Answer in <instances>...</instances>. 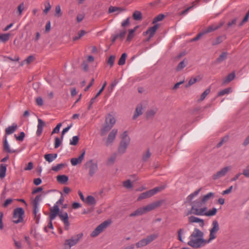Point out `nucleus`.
Here are the masks:
<instances>
[{
	"mask_svg": "<svg viewBox=\"0 0 249 249\" xmlns=\"http://www.w3.org/2000/svg\"><path fill=\"white\" fill-rule=\"evenodd\" d=\"M219 230L218 222L216 220L213 221L212 228L210 229L209 238L208 240H205L204 233L197 228H195L190 235L188 245L195 249H198L204 246L206 244L210 243L216 238V233Z\"/></svg>",
	"mask_w": 249,
	"mask_h": 249,
	"instance_id": "f257e3e1",
	"label": "nucleus"
},
{
	"mask_svg": "<svg viewBox=\"0 0 249 249\" xmlns=\"http://www.w3.org/2000/svg\"><path fill=\"white\" fill-rule=\"evenodd\" d=\"M204 203L200 199H197L192 202L190 205L192 207L190 211L186 214H194L196 215H203L204 213L207 210V208L204 206Z\"/></svg>",
	"mask_w": 249,
	"mask_h": 249,
	"instance_id": "f03ea898",
	"label": "nucleus"
},
{
	"mask_svg": "<svg viewBox=\"0 0 249 249\" xmlns=\"http://www.w3.org/2000/svg\"><path fill=\"white\" fill-rule=\"evenodd\" d=\"M161 203L162 201H158L147 205L146 206L139 208L136 211L130 214L129 216L130 217H134L142 215L159 207L161 205Z\"/></svg>",
	"mask_w": 249,
	"mask_h": 249,
	"instance_id": "7ed1b4c3",
	"label": "nucleus"
},
{
	"mask_svg": "<svg viewBox=\"0 0 249 249\" xmlns=\"http://www.w3.org/2000/svg\"><path fill=\"white\" fill-rule=\"evenodd\" d=\"M130 142V138L128 136L127 132L124 131L121 135V141L118 148V153L120 154H124Z\"/></svg>",
	"mask_w": 249,
	"mask_h": 249,
	"instance_id": "20e7f679",
	"label": "nucleus"
},
{
	"mask_svg": "<svg viewBox=\"0 0 249 249\" xmlns=\"http://www.w3.org/2000/svg\"><path fill=\"white\" fill-rule=\"evenodd\" d=\"M83 236V233H80L72 236L70 239L66 240L64 244L65 248L70 249L71 247L76 245Z\"/></svg>",
	"mask_w": 249,
	"mask_h": 249,
	"instance_id": "39448f33",
	"label": "nucleus"
},
{
	"mask_svg": "<svg viewBox=\"0 0 249 249\" xmlns=\"http://www.w3.org/2000/svg\"><path fill=\"white\" fill-rule=\"evenodd\" d=\"M24 211L22 208H17L14 210L13 222L18 224L22 222L23 220Z\"/></svg>",
	"mask_w": 249,
	"mask_h": 249,
	"instance_id": "423d86ee",
	"label": "nucleus"
},
{
	"mask_svg": "<svg viewBox=\"0 0 249 249\" xmlns=\"http://www.w3.org/2000/svg\"><path fill=\"white\" fill-rule=\"evenodd\" d=\"M111 223V222L108 220L103 222L102 223L98 226L94 231L91 233V237H96L99 235L103 231L106 229Z\"/></svg>",
	"mask_w": 249,
	"mask_h": 249,
	"instance_id": "0eeeda50",
	"label": "nucleus"
},
{
	"mask_svg": "<svg viewBox=\"0 0 249 249\" xmlns=\"http://www.w3.org/2000/svg\"><path fill=\"white\" fill-rule=\"evenodd\" d=\"M118 133L117 129H113L109 133L107 138L104 139L105 144L106 146L111 145L115 139L116 135Z\"/></svg>",
	"mask_w": 249,
	"mask_h": 249,
	"instance_id": "6e6552de",
	"label": "nucleus"
},
{
	"mask_svg": "<svg viewBox=\"0 0 249 249\" xmlns=\"http://www.w3.org/2000/svg\"><path fill=\"white\" fill-rule=\"evenodd\" d=\"M86 168L89 169V174L92 177L98 170V165L96 163H94L92 160L87 161L85 164Z\"/></svg>",
	"mask_w": 249,
	"mask_h": 249,
	"instance_id": "1a4fd4ad",
	"label": "nucleus"
},
{
	"mask_svg": "<svg viewBox=\"0 0 249 249\" xmlns=\"http://www.w3.org/2000/svg\"><path fill=\"white\" fill-rule=\"evenodd\" d=\"M231 169V166H226L222 168L213 176V178L214 180L218 179L224 176Z\"/></svg>",
	"mask_w": 249,
	"mask_h": 249,
	"instance_id": "9d476101",
	"label": "nucleus"
},
{
	"mask_svg": "<svg viewBox=\"0 0 249 249\" xmlns=\"http://www.w3.org/2000/svg\"><path fill=\"white\" fill-rule=\"evenodd\" d=\"M59 217L61 220H62L64 223L65 229L68 230L70 226L68 213L66 212H61L59 214Z\"/></svg>",
	"mask_w": 249,
	"mask_h": 249,
	"instance_id": "9b49d317",
	"label": "nucleus"
},
{
	"mask_svg": "<svg viewBox=\"0 0 249 249\" xmlns=\"http://www.w3.org/2000/svg\"><path fill=\"white\" fill-rule=\"evenodd\" d=\"M60 213L59 208L58 205H54L53 207L50 209L49 218L51 220H53L56 216Z\"/></svg>",
	"mask_w": 249,
	"mask_h": 249,
	"instance_id": "f8f14e48",
	"label": "nucleus"
},
{
	"mask_svg": "<svg viewBox=\"0 0 249 249\" xmlns=\"http://www.w3.org/2000/svg\"><path fill=\"white\" fill-rule=\"evenodd\" d=\"M85 152V150H84L78 158L71 159V162L72 165L76 166L78 164L81 163L84 159Z\"/></svg>",
	"mask_w": 249,
	"mask_h": 249,
	"instance_id": "ddd939ff",
	"label": "nucleus"
},
{
	"mask_svg": "<svg viewBox=\"0 0 249 249\" xmlns=\"http://www.w3.org/2000/svg\"><path fill=\"white\" fill-rule=\"evenodd\" d=\"M189 221L190 223H199L200 227L203 228L204 226V220L198 217L191 216L189 217Z\"/></svg>",
	"mask_w": 249,
	"mask_h": 249,
	"instance_id": "4468645a",
	"label": "nucleus"
},
{
	"mask_svg": "<svg viewBox=\"0 0 249 249\" xmlns=\"http://www.w3.org/2000/svg\"><path fill=\"white\" fill-rule=\"evenodd\" d=\"M158 26H159L158 24L154 25L153 27L149 28L146 30V31L145 32L143 33V34L144 35H148V34L149 36H150V37H152L154 36V35L158 28Z\"/></svg>",
	"mask_w": 249,
	"mask_h": 249,
	"instance_id": "2eb2a0df",
	"label": "nucleus"
},
{
	"mask_svg": "<svg viewBox=\"0 0 249 249\" xmlns=\"http://www.w3.org/2000/svg\"><path fill=\"white\" fill-rule=\"evenodd\" d=\"M37 121L38 124L37 126V128L36 132V134L37 136H39L42 133L43 128L45 124L44 122L41 119L38 118Z\"/></svg>",
	"mask_w": 249,
	"mask_h": 249,
	"instance_id": "dca6fc26",
	"label": "nucleus"
},
{
	"mask_svg": "<svg viewBox=\"0 0 249 249\" xmlns=\"http://www.w3.org/2000/svg\"><path fill=\"white\" fill-rule=\"evenodd\" d=\"M3 150L9 153H13L16 152V150H12L10 148L6 136L4 137V140L3 142Z\"/></svg>",
	"mask_w": 249,
	"mask_h": 249,
	"instance_id": "f3484780",
	"label": "nucleus"
},
{
	"mask_svg": "<svg viewBox=\"0 0 249 249\" xmlns=\"http://www.w3.org/2000/svg\"><path fill=\"white\" fill-rule=\"evenodd\" d=\"M18 128V125L16 123H13L11 126H9L5 129V134L10 135L16 131Z\"/></svg>",
	"mask_w": 249,
	"mask_h": 249,
	"instance_id": "a211bd4d",
	"label": "nucleus"
},
{
	"mask_svg": "<svg viewBox=\"0 0 249 249\" xmlns=\"http://www.w3.org/2000/svg\"><path fill=\"white\" fill-rule=\"evenodd\" d=\"M223 25V23H220L219 25H211L209 27L202 32L204 33V35L210 33L212 31H214L219 29Z\"/></svg>",
	"mask_w": 249,
	"mask_h": 249,
	"instance_id": "6ab92c4d",
	"label": "nucleus"
},
{
	"mask_svg": "<svg viewBox=\"0 0 249 249\" xmlns=\"http://www.w3.org/2000/svg\"><path fill=\"white\" fill-rule=\"evenodd\" d=\"M113 127L111 125L108 124H106L105 122V125L103 126L101 130V135L104 136L106 135L107 132H108Z\"/></svg>",
	"mask_w": 249,
	"mask_h": 249,
	"instance_id": "aec40b11",
	"label": "nucleus"
},
{
	"mask_svg": "<svg viewBox=\"0 0 249 249\" xmlns=\"http://www.w3.org/2000/svg\"><path fill=\"white\" fill-rule=\"evenodd\" d=\"M105 122L106 123V124H108L111 125L112 126H113L116 123V120L113 115L109 114H108L107 117L106 119Z\"/></svg>",
	"mask_w": 249,
	"mask_h": 249,
	"instance_id": "412c9836",
	"label": "nucleus"
},
{
	"mask_svg": "<svg viewBox=\"0 0 249 249\" xmlns=\"http://www.w3.org/2000/svg\"><path fill=\"white\" fill-rule=\"evenodd\" d=\"M125 11V9L121 7L110 6L108 8V13L109 14L115 12H117V14Z\"/></svg>",
	"mask_w": 249,
	"mask_h": 249,
	"instance_id": "4be33fe9",
	"label": "nucleus"
},
{
	"mask_svg": "<svg viewBox=\"0 0 249 249\" xmlns=\"http://www.w3.org/2000/svg\"><path fill=\"white\" fill-rule=\"evenodd\" d=\"M57 157V154H47L44 155V159L49 162L53 161Z\"/></svg>",
	"mask_w": 249,
	"mask_h": 249,
	"instance_id": "5701e85b",
	"label": "nucleus"
},
{
	"mask_svg": "<svg viewBox=\"0 0 249 249\" xmlns=\"http://www.w3.org/2000/svg\"><path fill=\"white\" fill-rule=\"evenodd\" d=\"M152 196V193L150 191V190L146 191L145 192H143L137 198L138 201H140L142 199L147 198L150 197H151Z\"/></svg>",
	"mask_w": 249,
	"mask_h": 249,
	"instance_id": "b1692460",
	"label": "nucleus"
},
{
	"mask_svg": "<svg viewBox=\"0 0 249 249\" xmlns=\"http://www.w3.org/2000/svg\"><path fill=\"white\" fill-rule=\"evenodd\" d=\"M201 190V189L199 188L197 190H196V191H195L194 192H193V193L191 194L190 195H189L186 198V202H191V201L192 200V199L195 197L196 196H197L198 195V194L199 193L200 191Z\"/></svg>",
	"mask_w": 249,
	"mask_h": 249,
	"instance_id": "393cba45",
	"label": "nucleus"
},
{
	"mask_svg": "<svg viewBox=\"0 0 249 249\" xmlns=\"http://www.w3.org/2000/svg\"><path fill=\"white\" fill-rule=\"evenodd\" d=\"M201 190V189L199 188L197 190H196V191H195L194 192H193V193L191 194L190 195H189L186 198V202H191V201L192 200V199L195 197L196 196H197L198 195V194L199 193L200 191Z\"/></svg>",
	"mask_w": 249,
	"mask_h": 249,
	"instance_id": "a878e982",
	"label": "nucleus"
},
{
	"mask_svg": "<svg viewBox=\"0 0 249 249\" xmlns=\"http://www.w3.org/2000/svg\"><path fill=\"white\" fill-rule=\"evenodd\" d=\"M201 190V189L199 188L197 190H196V191H195L194 192H193V193L191 194L190 195H189L186 198V202H191V201L192 200V199L195 197L196 196H197L198 195V194L199 193L200 191Z\"/></svg>",
	"mask_w": 249,
	"mask_h": 249,
	"instance_id": "bb28decb",
	"label": "nucleus"
},
{
	"mask_svg": "<svg viewBox=\"0 0 249 249\" xmlns=\"http://www.w3.org/2000/svg\"><path fill=\"white\" fill-rule=\"evenodd\" d=\"M235 77V74L234 72L230 73L224 80L223 81V84H225L226 83H229L234 79Z\"/></svg>",
	"mask_w": 249,
	"mask_h": 249,
	"instance_id": "cd10ccee",
	"label": "nucleus"
},
{
	"mask_svg": "<svg viewBox=\"0 0 249 249\" xmlns=\"http://www.w3.org/2000/svg\"><path fill=\"white\" fill-rule=\"evenodd\" d=\"M142 106H138L135 111V113L133 116V119L135 120L142 113Z\"/></svg>",
	"mask_w": 249,
	"mask_h": 249,
	"instance_id": "c85d7f7f",
	"label": "nucleus"
},
{
	"mask_svg": "<svg viewBox=\"0 0 249 249\" xmlns=\"http://www.w3.org/2000/svg\"><path fill=\"white\" fill-rule=\"evenodd\" d=\"M214 197V193L210 192L207 194L204 195L201 200L204 203L208 201L210 199L213 198Z\"/></svg>",
	"mask_w": 249,
	"mask_h": 249,
	"instance_id": "c756f323",
	"label": "nucleus"
},
{
	"mask_svg": "<svg viewBox=\"0 0 249 249\" xmlns=\"http://www.w3.org/2000/svg\"><path fill=\"white\" fill-rule=\"evenodd\" d=\"M68 176L63 175H59L57 177V180L58 182L61 184H65L68 180Z\"/></svg>",
	"mask_w": 249,
	"mask_h": 249,
	"instance_id": "7c9ffc66",
	"label": "nucleus"
},
{
	"mask_svg": "<svg viewBox=\"0 0 249 249\" xmlns=\"http://www.w3.org/2000/svg\"><path fill=\"white\" fill-rule=\"evenodd\" d=\"M6 165L5 164H1L0 165V178H3L6 175Z\"/></svg>",
	"mask_w": 249,
	"mask_h": 249,
	"instance_id": "2f4dec72",
	"label": "nucleus"
},
{
	"mask_svg": "<svg viewBox=\"0 0 249 249\" xmlns=\"http://www.w3.org/2000/svg\"><path fill=\"white\" fill-rule=\"evenodd\" d=\"M151 156V153L149 149H147L145 153H144L142 156V160L143 162L147 161Z\"/></svg>",
	"mask_w": 249,
	"mask_h": 249,
	"instance_id": "473e14b6",
	"label": "nucleus"
},
{
	"mask_svg": "<svg viewBox=\"0 0 249 249\" xmlns=\"http://www.w3.org/2000/svg\"><path fill=\"white\" fill-rule=\"evenodd\" d=\"M158 237V234L156 233L152 234L147 236L145 239L148 244L155 240Z\"/></svg>",
	"mask_w": 249,
	"mask_h": 249,
	"instance_id": "72a5a7b5",
	"label": "nucleus"
},
{
	"mask_svg": "<svg viewBox=\"0 0 249 249\" xmlns=\"http://www.w3.org/2000/svg\"><path fill=\"white\" fill-rule=\"evenodd\" d=\"M217 212V209L215 208H213L212 210H210L208 212H205L203 214V215L207 216H212L216 214Z\"/></svg>",
	"mask_w": 249,
	"mask_h": 249,
	"instance_id": "f704fd0d",
	"label": "nucleus"
},
{
	"mask_svg": "<svg viewBox=\"0 0 249 249\" xmlns=\"http://www.w3.org/2000/svg\"><path fill=\"white\" fill-rule=\"evenodd\" d=\"M165 187L163 185L156 187L153 189L150 190L152 196H154L157 193L160 192L165 189Z\"/></svg>",
	"mask_w": 249,
	"mask_h": 249,
	"instance_id": "c9c22d12",
	"label": "nucleus"
},
{
	"mask_svg": "<svg viewBox=\"0 0 249 249\" xmlns=\"http://www.w3.org/2000/svg\"><path fill=\"white\" fill-rule=\"evenodd\" d=\"M232 91V89L231 88H226L221 91H220L217 94L218 96H222L225 94H228Z\"/></svg>",
	"mask_w": 249,
	"mask_h": 249,
	"instance_id": "e433bc0d",
	"label": "nucleus"
},
{
	"mask_svg": "<svg viewBox=\"0 0 249 249\" xmlns=\"http://www.w3.org/2000/svg\"><path fill=\"white\" fill-rule=\"evenodd\" d=\"M148 244L145 240V238H143L141 240H140L139 242H138L135 245L137 248H140L142 247H143L147 245Z\"/></svg>",
	"mask_w": 249,
	"mask_h": 249,
	"instance_id": "4c0bfd02",
	"label": "nucleus"
},
{
	"mask_svg": "<svg viewBox=\"0 0 249 249\" xmlns=\"http://www.w3.org/2000/svg\"><path fill=\"white\" fill-rule=\"evenodd\" d=\"M10 36V34L8 33L0 34V40L3 42H5L9 39Z\"/></svg>",
	"mask_w": 249,
	"mask_h": 249,
	"instance_id": "58836bf2",
	"label": "nucleus"
},
{
	"mask_svg": "<svg viewBox=\"0 0 249 249\" xmlns=\"http://www.w3.org/2000/svg\"><path fill=\"white\" fill-rule=\"evenodd\" d=\"M116 158H117V154L113 153L108 159L107 161V164L108 165L113 164L114 162L115 161Z\"/></svg>",
	"mask_w": 249,
	"mask_h": 249,
	"instance_id": "ea45409f",
	"label": "nucleus"
},
{
	"mask_svg": "<svg viewBox=\"0 0 249 249\" xmlns=\"http://www.w3.org/2000/svg\"><path fill=\"white\" fill-rule=\"evenodd\" d=\"M157 112V109L154 108L148 110L146 113L147 118L153 117Z\"/></svg>",
	"mask_w": 249,
	"mask_h": 249,
	"instance_id": "a19ab883",
	"label": "nucleus"
},
{
	"mask_svg": "<svg viewBox=\"0 0 249 249\" xmlns=\"http://www.w3.org/2000/svg\"><path fill=\"white\" fill-rule=\"evenodd\" d=\"M86 201L89 205H95L96 203L95 199L92 196H88L86 198Z\"/></svg>",
	"mask_w": 249,
	"mask_h": 249,
	"instance_id": "79ce46f5",
	"label": "nucleus"
},
{
	"mask_svg": "<svg viewBox=\"0 0 249 249\" xmlns=\"http://www.w3.org/2000/svg\"><path fill=\"white\" fill-rule=\"evenodd\" d=\"M127 57V54L126 53H123L121 57L120 58L118 61V65L120 66L124 65L125 62V59Z\"/></svg>",
	"mask_w": 249,
	"mask_h": 249,
	"instance_id": "37998d69",
	"label": "nucleus"
},
{
	"mask_svg": "<svg viewBox=\"0 0 249 249\" xmlns=\"http://www.w3.org/2000/svg\"><path fill=\"white\" fill-rule=\"evenodd\" d=\"M227 56V53L226 52L222 53L220 56L217 58L216 62L218 63H220L224 60L226 59Z\"/></svg>",
	"mask_w": 249,
	"mask_h": 249,
	"instance_id": "c03bdc74",
	"label": "nucleus"
},
{
	"mask_svg": "<svg viewBox=\"0 0 249 249\" xmlns=\"http://www.w3.org/2000/svg\"><path fill=\"white\" fill-rule=\"evenodd\" d=\"M86 34V32L83 30H82L81 31H80L78 34H77V36H74L73 37V41H76L79 39H80V38H81L82 36H83L85 34Z\"/></svg>",
	"mask_w": 249,
	"mask_h": 249,
	"instance_id": "a18cd8bd",
	"label": "nucleus"
},
{
	"mask_svg": "<svg viewBox=\"0 0 249 249\" xmlns=\"http://www.w3.org/2000/svg\"><path fill=\"white\" fill-rule=\"evenodd\" d=\"M211 92V88H207L201 95L200 98L199 99V101H202L206 98V97Z\"/></svg>",
	"mask_w": 249,
	"mask_h": 249,
	"instance_id": "49530a36",
	"label": "nucleus"
},
{
	"mask_svg": "<svg viewBox=\"0 0 249 249\" xmlns=\"http://www.w3.org/2000/svg\"><path fill=\"white\" fill-rule=\"evenodd\" d=\"M133 18L135 20H140L142 19V14L140 11H136L133 14Z\"/></svg>",
	"mask_w": 249,
	"mask_h": 249,
	"instance_id": "de8ad7c7",
	"label": "nucleus"
},
{
	"mask_svg": "<svg viewBox=\"0 0 249 249\" xmlns=\"http://www.w3.org/2000/svg\"><path fill=\"white\" fill-rule=\"evenodd\" d=\"M249 18V10L246 13L245 17L243 18L242 20L239 23V26H242L245 23H246Z\"/></svg>",
	"mask_w": 249,
	"mask_h": 249,
	"instance_id": "09e8293b",
	"label": "nucleus"
},
{
	"mask_svg": "<svg viewBox=\"0 0 249 249\" xmlns=\"http://www.w3.org/2000/svg\"><path fill=\"white\" fill-rule=\"evenodd\" d=\"M79 141V137L77 136L72 137V139L70 140V144L71 145H76Z\"/></svg>",
	"mask_w": 249,
	"mask_h": 249,
	"instance_id": "8fccbe9b",
	"label": "nucleus"
},
{
	"mask_svg": "<svg viewBox=\"0 0 249 249\" xmlns=\"http://www.w3.org/2000/svg\"><path fill=\"white\" fill-rule=\"evenodd\" d=\"M65 166V164L63 163H60L58 164L55 166H53L52 167V170L53 171L57 172L60 169L62 168Z\"/></svg>",
	"mask_w": 249,
	"mask_h": 249,
	"instance_id": "3c124183",
	"label": "nucleus"
},
{
	"mask_svg": "<svg viewBox=\"0 0 249 249\" xmlns=\"http://www.w3.org/2000/svg\"><path fill=\"white\" fill-rule=\"evenodd\" d=\"M164 18V15L163 14H160L157 17H156L153 21V23L155 24L156 22L161 21Z\"/></svg>",
	"mask_w": 249,
	"mask_h": 249,
	"instance_id": "603ef678",
	"label": "nucleus"
},
{
	"mask_svg": "<svg viewBox=\"0 0 249 249\" xmlns=\"http://www.w3.org/2000/svg\"><path fill=\"white\" fill-rule=\"evenodd\" d=\"M45 8L43 10V12L46 14L51 9V6L50 5V2L49 0H47L45 3Z\"/></svg>",
	"mask_w": 249,
	"mask_h": 249,
	"instance_id": "864d4df0",
	"label": "nucleus"
},
{
	"mask_svg": "<svg viewBox=\"0 0 249 249\" xmlns=\"http://www.w3.org/2000/svg\"><path fill=\"white\" fill-rule=\"evenodd\" d=\"M115 59V57L114 55H110L108 58L107 63L110 65V67L113 66Z\"/></svg>",
	"mask_w": 249,
	"mask_h": 249,
	"instance_id": "5fc2aeb1",
	"label": "nucleus"
},
{
	"mask_svg": "<svg viewBox=\"0 0 249 249\" xmlns=\"http://www.w3.org/2000/svg\"><path fill=\"white\" fill-rule=\"evenodd\" d=\"M55 16H57V17H60L62 16L61 8L59 5H57L55 7Z\"/></svg>",
	"mask_w": 249,
	"mask_h": 249,
	"instance_id": "6e6d98bb",
	"label": "nucleus"
},
{
	"mask_svg": "<svg viewBox=\"0 0 249 249\" xmlns=\"http://www.w3.org/2000/svg\"><path fill=\"white\" fill-rule=\"evenodd\" d=\"M124 186L126 189H130L132 187V183L130 180H127L123 182Z\"/></svg>",
	"mask_w": 249,
	"mask_h": 249,
	"instance_id": "4d7b16f0",
	"label": "nucleus"
},
{
	"mask_svg": "<svg viewBox=\"0 0 249 249\" xmlns=\"http://www.w3.org/2000/svg\"><path fill=\"white\" fill-rule=\"evenodd\" d=\"M186 66L184 60L181 61L177 67V71H180Z\"/></svg>",
	"mask_w": 249,
	"mask_h": 249,
	"instance_id": "13d9d810",
	"label": "nucleus"
},
{
	"mask_svg": "<svg viewBox=\"0 0 249 249\" xmlns=\"http://www.w3.org/2000/svg\"><path fill=\"white\" fill-rule=\"evenodd\" d=\"M15 136L17 140L22 142L25 137V133L24 132H21L19 136H17L16 135H15Z\"/></svg>",
	"mask_w": 249,
	"mask_h": 249,
	"instance_id": "bf43d9fd",
	"label": "nucleus"
},
{
	"mask_svg": "<svg viewBox=\"0 0 249 249\" xmlns=\"http://www.w3.org/2000/svg\"><path fill=\"white\" fill-rule=\"evenodd\" d=\"M126 33V31L124 30L120 33L116 34V35L117 36L118 38H120L121 40H122L124 37Z\"/></svg>",
	"mask_w": 249,
	"mask_h": 249,
	"instance_id": "052dcab7",
	"label": "nucleus"
},
{
	"mask_svg": "<svg viewBox=\"0 0 249 249\" xmlns=\"http://www.w3.org/2000/svg\"><path fill=\"white\" fill-rule=\"evenodd\" d=\"M223 41V37L222 36H219L217 37L215 41L212 43V45L215 46L216 45L219 44Z\"/></svg>",
	"mask_w": 249,
	"mask_h": 249,
	"instance_id": "680f3d73",
	"label": "nucleus"
},
{
	"mask_svg": "<svg viewBox=\"0 0 249 249\" xmlns=\"http://www.w3.org/2000/svg\"><path fill=\"white\" fill-rule=\"evenodd\" d=\"M24 9V4L23 2L20 3L18 6V15H21L22 12L23 11Z\"/></svg>",
	"mask_w": 249,
	"mask_h": 249,
	"instance_id": "e2e57ef3",
	"label": "nucleus"
},
{
	"mask_svg": "<svg viewBox=\"0 0 249 249\" xmlns=\"http://www.w3.org/2000/svg\"><path fill=\"white\" fill-rule=\"evenodd\" d=\"M197 81V79L196 77L191 78L188 82V84L186 85V88H188L190 87V86L193 85L194 84L196 83Z\"/></svg>",
	"mask_w": 249,
	"mask_h": 249,
	"instance_id": "0e129e2a",
	"label": "nucleus"
},
{
	"mask_svg": "<svg viewBox=\"0 0 249 249\" xmlns=\"http://www.w3.org/2000/svg\"><path fill=\"white\" fill-rule=\"evenodd\" d=\"M135 31V29H130L129 30V33H128V35L127 36V39H126V40L127 41H129L130 40H131L132 38V37L133 36V34Z\"/></svg>",
	"mask_w": 249,
	"mask_h": 249,
	"instance_id": "69168bd1",
	"label": "nucleus"
},
{
	"mask_svg": "<svg viewBox=\"0 0 249 249\" xmlns=\"http://www.w3.org/2000/svg\"><path fill=\"white\" fill-rule=\"evenodd\" d=\"M204 35V33L202 32L197 35V36L192 38L190 40L191 42H194L198 40L199 38Z\"/></svg>",
	"mask_w": 249,
	"mask_h": 249,
	"instance_id": "338daca9",
	"label": "nucleus"
},
{
	"mask_svg": "<svg viewBox=\"0 0 249 249\" xmlns=\"http://www.w3.org/2000/svg\"><path fill=\"white\" fill-rule=\"evenodd\" d=\"M62 141L60 140V139L56 137L55 138V142H54V148H57L61 144Z\"/></svg>",
	"mask_w": 249,
	"mask_h": 249,
	"instance_id": "774afa93",
	"label": "nucleus"
}]
</instances>
